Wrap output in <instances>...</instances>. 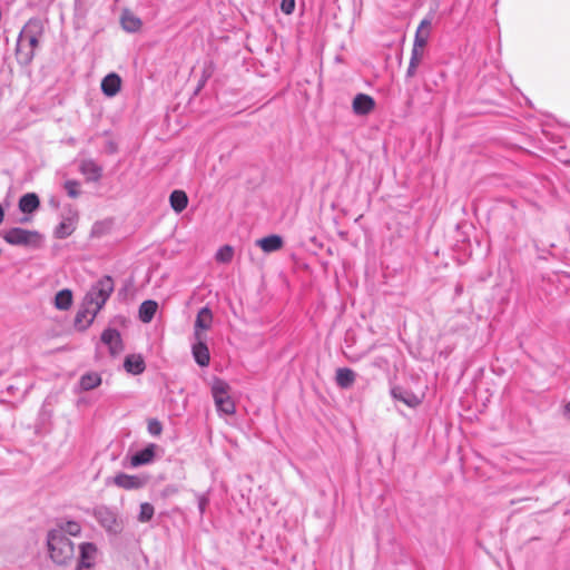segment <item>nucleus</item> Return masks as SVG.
I'll list each match as a JSON object with an SVG mask.
<instances>
[{
    "mask_svg": "<svg viewBox=\"0 0 570 570\" xmlns=\"http://www.w3.org/2000/svg\"><path fill=\"white\" fill-rule=\"evenodd\" d=\"M51 560L57 564H66L73 558L75 547L71 540L60 530H51L47 537Z\"/></svg>",
    "mask_w": 570,
    "mask_h": 570,
    "instance_id": "obj_1",
    "label": "nucleus"
},
{
    "mask_svg": "<svg viewBox=\"0 0 570 570\" xmlns=\"http://www.w3.org/2000/svg\"><path fill=\"white\" fill-rule=\"evenodd\" d=\"M114 281L110 276L101 277L87 292L83 303L91 306L96 312H100L114 292Z\"/></svg>",
    "mask_w": 570,
    "mask_h": 570,
    "instance_id": "obj_2",
    "label": "nucleus"
},
{
    "mask_svg": "<svg viewBox=\"0 0 570 570\" xmlns=\"http://www.w3.org/2000/svg\"><path fill=\"white\" fill-rule=\"evenodd\" d=\"M230 386L224 380L215 379L212 384V395L215 401L217 412L220 415H233L236 412V405L230 397Z\"/></svg>",
    "mask_w": 570,
    "mask_h": 570,
    "instance_id": "obj_3",
    "label": "nucleus"
},
{
    "mask_svg": "<svg viewBox=\"0 0 570 570\" xmlns=\"http://www.w3.org/2000/svg\"><path fill=\"white\" fill-rule=\"evenodd\" d=\"M3 239L14 246L37 247L41 242V235L36 230L12 227L4 232Z\"/></svg>",
    "mask_w": 570,
    "mask_h": 570,
    "instance_id": "obj_4",
    "label": "nucleus"
},
{
    "mask_svg": "<svg viewBox=\"0 0 570 570\" xmlns=\"http://www.w3.org/2000/svg\"><path fill=\"white\" fill-rule=\"evenodd\" d=\"M195 342L191 346L193 356L195 362L202 366H208L210 362V354L207 344L205 343L204 334H194Z\"/></svg>",
    "mask_w": 570,
    "mask_h": 570,
    "instance_id": "obj_5",
    "label": "nucleus"
},
{
    "mask_svg": "<svg viewBox=\"0 0 570 570\" xmlns=\"http://www.w3.org/2000/svg\"><path fill=\"white\" fill-rule=\"evenodd\" d=\"M79 561L77 570L89 569L95 566L98 554L96 544L91 542H85L79 546Z\"/></svg>",
    "mask_w": 570,
    "mask_h": 570,
    "instance_id": "obj_6",
    "label": "nucleus"
},
{
    "mask_svg": "<svg viewBox=\"0 0 570 570\" xmlns=\"http://www.w3.org/2000/svg\"><path fill=\"white\" fill-rule=\"evenodd\" d=\"M43 32V26L40 19H30L23 29L21 30L18 38V50L22 52L26 46V38L28 37H41Z\"/></svg>",
    "mask_w": 570,
    "mask_h": 570,
    "instance_id": "obj_7",
    "label": "nucleus"
},
{
    "mask_svg": "<svg viewBox=\"0 0 570 570\" xmlns=\"http://www.w3.org/2000/svg\"><path fill=\"white\" fill-rule=\"evenodd\" d=\"M78 220V213L71 208L68 209V213L62 216L60 224L55 229V236L57 238L63 239L70 236Z\"/></svg>",
    "mask_w": 570,
    "mask_h": 570,
    "instance_id": "obj_8",
    "label": "nucleus"
},
{
    "mask_svg": "<svg viewBox=\"0 0 570 570\" xmlns=\"http://www.w3.org/2000/svg\"><path fill=\"white\" fill-rule=\"evenodd\" d=\"M147 479L139 475H129L126 473H118L114 478V484L125 490H136L145 487Z\"/></svg>",
    "mask_w": 570,
    "mask_h": 570,
    "instance_id": "obj_9",
    "label": "nucleus"
},
{
    "mask_svg": "<svg viewBox=\"0 0 570 570\" xmlns=\"http://www.w3.org/2000/svg\"><path fill=\"white\" fill-rule=\"evenodd\" d=\"M94 515L107 531H116L117 518L116 513L111 509L104 505L97 507L94 510Z\"/></svg>",
    "mask_w": 570,
    "mask_h": 570,
    "instance_id": "obj_10",
    "label": "nucleus"
},
{
    "mask_svg": "<svg viewBox=\"0 0 570 570\" xmlns=\"http://www.w3.org/2000/svg\"><path fill=\"white\" fill-rule=\"evenodd\" d=\"M101 342L109 348L111 355H118L124 346L120 333L115 328H107L101 334Z\"/></svg>",
    "mask_w": 570,
    "mask_h": 570,
    "instance_id": "obj_11",
    "label": "nucleus"
},
{
    "mask_svg": "<svg viewBox=\"0 0 570 570\" xmlns=\"http://www.w3.org/2000/svg\"><path fill=\"white\" fill-rule=\"evenodd\" d=\"M352 107L355 115L365 116L374 109L375 101L368 95L357 94L353 99Z\"/></svg>",
    "mask_w": 570,
    "mask_h": 570,
    "instance_id": "obj_12",
    "label": "nucleus"
},
{
    "mask_svg": "<svg viewBox=\"0 0 570 570\" xmlns=\"http://www.w3.org/2000/svg\"><path fill=\"white\" fill-rule=\"evenodd\" d=\"M98 313L99 312H96V309L91 308V306L83 303L82 308L79 309L76 314L75 326L81 331L88 328Z\"/></svg>",
    "mask_w": 570,
    "mask_h": 570,
    "instance_id": "obj_13",
    "label": "nucleus"
},
{
    "mask_svg": "<svg viewBox=\"0 0 570 570\" xmlns=\"http://www.w3.org/2000/svg\"><path fill=\"white\" fill-rule=\"evenodd\" d=\"M391 395L394 400H397L411 409L420 405L421 400L413 392L407 391L401 386H394L391 390Z\"/></svg>",
    "mask_w": 570,
    "mask_h": 570,
    "instance_id": "obj_14",
    "label": "nucleus"
},
{
    "mask_svg": "<svg viewBox=\"0 0 570 570\" xmlns=\"http://www.w3.org/2000/svg\"><path fill=\"white\" fill-rule=\"evenodd\" d=\"M156 449L157 445L151 443L145 449L137 451L130 459L131 466L137 468L153 462Z\"/></svg>",
    "mask_w": 570,
    "mask_h": 570,
    "instance_id": "obj_15",
    "label": "nucleus"
},
{
    "mask_svg": "<svg viewBox=\"0 0 570 570\" xmlns=\"http://www.w3.org/2000/svg\"><path fill=\"white\" fill-rule=\"evenodd\" d=\"M212 311L207 306L202 307L196 316L194 334H204L203 332L209 330L212 327Z\"/></svg>",
    "mask_w": 570,
    "mask_h": 570,
    "instance_id": "obj_16",
    "label": "nucleus"
},
{
    "mask_svg": "<svg viewBox=\"0 0 570 570\" xmlns=\"http://www.w3.org/2000/svg\"><path fill=\"white\" fill-rule=\"evenodd\" d=\"M120 87H121V79L120 77L115 73V72H111L109 75H107L102 81H101V91L107 96V97H114L116 96L119 90H120Z\"/></svg>",
    "mask_w": 570,
    "mask_h": 570,
    "instance_id": "obj_17",
    "label": "nucleus"
},
{
    "mask_svg": "<svg viewBox=\"0 0 570 570\" xmlns=\"http://www.w3.org/2000/svg\"><path fill=\"white\" fill-rule=\"evenodd\" d=\"M40 206V199L35 193H27L20 197L18 207L23 214H32Z\"/></svg>",
    "mask_w": 570,
    "mask_h": 570,
    "instance_id": "obj_18",
    "label": "nucleus"
},
{
    "mask_svg": "<svg viewBox=\"0 0 570 570\" xmlns=\"http://www.w3.org/2000/svg\"><path fill=\"white\" fill-rule=\"evenodd\" d=\"M124 367L128 373L139 375L145 371L146 364L141 355L130 354L126 356Z\"/></svg>",
    "mask_w": 570,
    "mask_h": 570,
    "instance_id": "obj_19",
    "label": "nucleus"
},
{
    "mask_svg": "<svg viewBox=\"0 0 570 570\" xmlns=\"http://www.w3.org/2000/svg\"><path fill=\"white\" fill-rule=\"evenodd\" d=\"M356 379V374L348 367H340L336 370L335 381L338 387L350 389Z\"/></svg>",
    "mask_w": 570,
    "mask_h": 570,
    "instance_id": "obj_20",
    "label": "nucleus"
},
{
    "mask_svg": "<svg viewBox=\"0 0 570 570\" xmlns=\"http://www.w3.org/2000/svg\"><path fill=\"white\" fill-rule=\"evenodd\" d=\"M120 23L127 32H137L142 26L141 20L128 10L122 12Z\"/></svg>",
    "mask_w": 570,
    "mask_h": 570,
    "instance_id": "obj_21",
    "label": "nucleus"
},
{
    "mask_svg": "<svg viewBox=\"0 0 570 570\" xmlns=\"http://www.w3.org/2000/svg\"><path fill=\"white\" fill-rule=\"evenodd\" d=\"M257 245L265 252H276L283 246V239L278 235H269L257 240Z\"/></svg>",
    "mask_w": 570,
    "mask_h": 570,
    "instance_id": "obj_22",
    "label": "nucleus"
},
{
    "mask_svg": "<svg viewBox=\"0 0 570 570\" xmlns=\"http://www.w3.org/2000/svg\"><path fill=\"white\" fill-rule=\"evenodd\" d=\"M158 308V304L155 301L147 299L139 306V318L142 323H149L154 318Z\"/></svg>",
    "mask_w": 570,
    "mask_h": 570,
    "instance_id": "obj_23",
    "label": "nucleus"
},
{
    "mask_svg": "<svg viewBox=\"0 0 570 570\" xmlns=\"http://www.w3.org/2000/svg\"><path fill=\"white\" fill-rule=\"evenodd\" d=\"M81 173L90 180H98L101 177L102 169L94 160H83L80 165Z\"/></svg>",
    "mask_w": 570,
    "mask_h": 570,
    "instance_id": "obj_24",
    "label": "nucleus"
},
{
    "mask_svg": "<svg viewBox=\"0 0 570 570\" xmlns=\"http://www.w3.org/2000/svg\"><path fill=\"white\" fill-rule=\"evenodd\" d=\"M101 384V376L96 372L83 374L79 380L81 391H91Z\"/></svg>",
    "mask_w": 570,
    "mask_h": 570,
    "instance_id": "obj_25",
    "label": "nucleus"
},
{
    "mask_svg": "<svg viewBox=\"0 0 570 570\" xmlns=\"http://www.w3.org/2000/svg\"><path fill=\"white\" fill-rule=\"evenodd\" d=\"M169 202L176 213H181L188 205V197L183 190H174L169 196Z\"/></svg>",
    "mask_w": 570,
    "mask_h": 570,
    "instance_id": "obj_26",
    "label": "nucleus"
},
{
    "mask_svg": "<svg viewBox=\"0 0 570 570\" xmlns=\"http://www.w3.org/2000/svg\"><path fill=\"white\" fill-rule=\"evenodd\" d=\"M112 227H114V220L111 218L98 220L92 225L91 236L96 237V238L106 236L111 232Z\"/></svg>",
    "mask_w": 570,
    "mask_h": 570,
    "instance_id": "obj_27",
    "label": "nucleus"
},
{
    "mask_svg": "<svg viewBox=\"0 0 570 570\" xmlns=\"http://www.w3.org/2000/svg\"><path fill=\"white\" fill-rule=\"evenodd\" d=\"M72 305V292L70 289H61L55 296V306L57 309L67 311Z\"/></svg>",
    "mask_w": 570,
    "mask_h": 570,
    "instance_id": "obj_28",
    "label": "nucleus"
},
{
    "mask_svg": "<svg viewBox=\"0 0 570 570\" xmlns=\"http://www.w3.org/2000/svg\"><path fill=\"white\" fill-rule=\"evenodd\" d=\"M65 535L69 534L72 537H77L81 532V527L76 521H66L60 524L59 529Z\"/></svg>",
    "mask_w": 570,
    "mask_h": 570,
    "instance_id": "obj_29",
    "label": "nucleus"
},
{
    "mask_svg": "<svg viewBox=\"0 0 570 570\" xmlns=\"http://www.w3.org/2000/svg\"><path fill=\"white\" fill-rule=\"evenodd\" d=\"M40 37H28L26 38V46L24 49H27L24 53V60L28 62L30 61L35 56V50L39 45Z\"/></svg>",
    "mask_w": 570,
    "mask_h": 570,
    "instance_id": "obj_30",
    "label": "nucleus"
},
{
    "mask_svg": "<svg viewBox=\"0 0 570 570\" xmlns=\"http://www.w3.org/2000/svg\"><path fill=\"white\" fill-rule=\"evenodd\" d=\"M233 247L229 245H225L217 250L215 258L219 263H229L233 259Z\"/></svg>",
    "mask_w": 570,
    "mask_h": 570,
    "instance_id": "obj_31",
    "label": "nucleus"
},
{
    "mask_svg": "<svg viewBox=\"0 0 570 570\" xmlns=\"http://www.w3.org/2000/svg\"><path fill=\"white\" fill-rule=\"evenodd\" d=\"M154 513H155L154 507L148 502H144L140 504L138 520L140 522H148L153 519Z\"/></svg>",
    "mask_w": 570,
    "mask_h": 570,
    "instance_id": "obj_32",
    "label": "nucleus"
},
{
    "mask_svg": "<svg viewBox=\"0 0 570 570\" xmlns=\"http://www.w3.org/2000/svg\"><path fill=\"white\" fill-rule=\"evenodd\" d=\"M65 189L67 194L72 198H76L80 193L79 183L76 180H67L65 183Z\"/></svg>",
    "mask_w": 570,
    "mask_h": 570,
    "instance_id": "obj_33",
    "label": "nucleus"
},
{
    "mask_svg": "<svg viewBox=\"0 0 570 570\" xmlns=\"http://www.w3.org/2000/svg\"><path fill=\"white\" fill-rule=\"evenodd\" d=\"M148 432L154 435V436H157L161 433L163 431V425L161 423L156 420V419H151L148 421Z\"/></svg>",
    "mask_w": 570,
    "mask_h": 570,
    "instance_id": "obj_34",
    "label": "nucleus"
},
{
    "mask_svg": "<svg viewBox=\"0 0 570 570\" xmlns=\"http://www.w3.org/2000/svg\"><path fill=\"white\" fill-rule=\"evenodd\" d=\"M426 41H428V35L423 36L422 31H420V29H417L416 33H415L413 48L423 50L426 45Z\"/></svg>",
    "mask_w": 570,
    "mask_h": 570,
    "instance_id": "obj_35",
    "label": "nucleus"
},
{
    "mask_svg": "<svg viewBox=\"0 0 570 570\" xmlns=\"http://www.w3.org/2000/svg\"><path fill=\"white\" fill-rule=\"evenodd\" d=\"M295 9V0H282L281 10L285 14H291Z\"/></svg>",
    "mask_w": 570,
    "mask_h": 570,
    "instance_id": "obj_36",
    "label": "nucleus"
},
{
    "mask_svg": "<svg viewBox=\"0 0 570 570\" xmlns=\"http://www.w3.org/2000/svg\"><path fill=\"white\" fill-rule=\"evenodd\" d=\"M422 56H423V50L413 48L412 53H411L410 63L419 66V63L421 62Z\"/></svg>",
    "mask_w": 570,
    "mask_h": 570,
    "instance_id": "obj_37",
    "label": "nucleus"
},
{
    "mask_svg": "<svg viewBox=\"0 0 570 570\" xmlns=\"http://www.w3.org/2000/svg\"><path fill=\"white\" fill-rule=\"evenodd\" d=\"M209 500L206 495H198V510L200 515L205 513L206 507L208 505Z\"/></svg>",
    "mask_w": 570,
    "mask_h": 570,
    "instance_id": "obj_38",
    "label": "nucleus"
},
{
    "mask_svg": "<svg viewBox=\"0 0 570 570\" xmlns=\"http://www.w3.org/2000/svg\"><path fill=\"white\" fill-rule=\"evenodd\" d=\"M416 68H417L416 65L409 63V67H407V70H406V77H409V78L414 77L415 72H416Z\"/></svg>",
    "mask_w": 570,
    "mask_h": 570,
    "instance_id": "obj_39",
    "label": "nucleus"
},
{
    "mask_svg": "<svg viewBox=\"0 0 570 570\" xmlns=\"http://www.w3.org/2000/svg\"><path fill=\"white\" fill-rule=\"evenodd\" d=\"M431 24V21L429 19H424L421 21L420 26L417 29H420V31L423 32V29H428Z\"/></svg>",
    "mask_w": 570,
    "mask_h": 570,
    "instance_id": "obj_40",
    "label": "nucleus"
},
{
    "mask_svg": "<svg viewBox=\"0 0 570 570\" xmlns=\"http://www.w3.org/2000/svg\"><path fill=\"white\" fill-rule=\"evenodd\" d=\"M563 415L570 420V402L566 403L563 406Z\"/></svg>",
    "mask_w": 570,
    "mask_h": 570,
    "instance_id": "obj_41",
    "label": "nucleus"
}]
</instances>
